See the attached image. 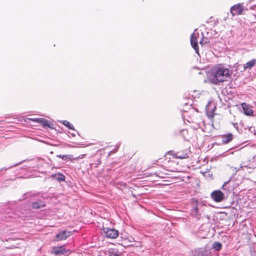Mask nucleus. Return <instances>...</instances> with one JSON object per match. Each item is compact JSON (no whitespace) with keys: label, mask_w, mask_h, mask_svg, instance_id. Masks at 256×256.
<instances>
[{"label":"nucleus","mask_w":256,"mask_h":256,"mask_svg":"<svg viewBox=\"0 0 256 256\" xmlns=\"http://www.w3.org/2000/svg\"><path fill=\"white\" fill-rule=\"evenodd\" d=\"M232 72L229 68L222 64L214 66L208 73V78L210 82L214 84L219 85L226 82L231 77Z\"/></svg>","instance_id":"obj_1"},{"label":"nucleus","mask_w":256,"mask_h":256,"mask_svg":"<svg viewBox=\"0 0 256 256\" xmlns=\"http://www.w3.org/2000/svg\"><path fill=\"white\" fill-rule=\"evenodd\" d=\"M190 153V151L188 148H181L178 152H174L170 151L168 152L165 155V158L166 160L170 158L168 156H172L178 159H184L188 158V155Z\"/></svg>","instance_id":"obj_2"},{"label":"nucleus","mask_w":256,"mask_h":256,"mask_svg":"<svg viewBox=\"0 0 256 256\" xmlns=\"http://www.w3.org/2000/svg\"><path fill=\"white\" fill-rule=\"evenodd\" d=\"M244 10V8L242 4H238L231 7L230 12L232 16L235 15H241L244 14L243 11Z\"/></svg>","instance_id":"obj_3"},{"label":"nucleus","mask_w":256,"mask_h":256,"mask_svg":"<svg viewBox=\"0 0 256 256\" xmlns=\"http://www.w3.org/2000/svg\"><path fill=\"white\" fill-rule=\"evenodd\" d=\"M104 233L106 236L110 238L114 239L118 236V230L114 228H104Z\"/></svg>","instance_id":"obj_4"},{"label":"nucleus","mask_w":256,"mask_h":256,"mask_svg":"<svg viewBox=\"0 0 256 256\" xmlns=\"http://www.w3.org/2000/svg\"><path fill=\"white\" fill-rule=\"evenodd\" d=\"M211 198L216 202H219L224 200V195L220 190H214L211 194Z\"/></svg>","instance_id":"obj_5"},{"label":"nucleus","mask_w":256,"mask_h":256,"mask_svg":"<svg viewBox=\"0 0 256 256\" xmlns=\"http://www.w3.org/2000/svg\"><path fill=\"white\" fill-rule=\"evenodd\" d=\"M70 231L62 230L56 235V241H60L66 240L68 237L72 235Z\"/></svg>","instance_id":"obj_6"},{"label":"nucleus","mask_w":256,"mask_h":256,"mask_svg":"<svg viewBox=\"0 0 256 256\" xmlns=\"http://www.w3.org/2000/svg\"><path fill=\"white\" fill-rule=\"evenodd\" d=\"M198 34L194 33L192 34L190 38V43L192 47L194 50L199 55V48L198 44Z\"/></svg>","instance_id":"obj_7"},{"label":"nucleus","mask_w":256,"mask_h":256,"mask_svg":"<svg viewBox=\"0 0 256 256\" xmlns=\"http://www.w3.org/2000/svg\"><path fill=\"white\" fill-rule=\"evenodd\" d=\"M30 120L32 121L36 122L40 124H41L43 127L46 128L48 127L52 128L53 124H51L49 122L44 118H31Z\"/></svg>","instance_id":"obj_8"},{"label":"nucleus","mask_w":256,"mask_h":256,"mask_svg":"<svg viewBox=\"0 0 256 256\" xmlns=\"http://www.w3.org/2000/svg\"><path fill=\"white\" fill-rule=\"evenodd\" d=\"M70 250L64 248V246H54L52 248V253L55 255L64 254L70 253Z\"/></svg>","instance_id":"obj_9"},{"label":"nucleus","mask_w":256,"mask_h":256,"mask_svg":"<svg viewBox=\"0 0 256 256\" xmlns=\"http://www.w3.org/2000/svg\"><path fill=\"white\" fill-rule=\"evenodd\" d=\"M242 108L244 111V113L248 116H254V110L252 109V108L249 104H246V102H242L241 104Z\"/></svg>","instance_id":"obj_10"},{"label":"nucleus","mask_w":256,"mask_h":256,"mask_svg":"<svg viewBox=\"0 0 256 256\" xmlns=\"http://www.w3.org/2000/svg\"><path fill=\"white\" fill-rule=\"evenodd\" d=\"M256 65V58L252 59L244 64V70H250Z\"/></svg>","instance_id":"obj_11"},{"label":"nucleus","mask_w":256,"mask_h":256,"mask_svg":"<svg viewBox=\"0 0 256 256\" xmlns=\"http://www.w3.org/2000/svg\"><path fill=\"white\" fill-rule=\"evenodd\" d=\"M45 204L41 200L34 202L32 204V208L34 209H39L45 206Z\"/></svg>","instance_id":"obj_12"},{"label":"nucleus","mask_w":256,"mask_h":256,"mask_svg":"<svg viewBox=\"0 0 256 256\" xmlns=\"http://www.w3.org/2000/svg\"><path fill=\"white\" fill-rule=\"evenodd\" d=\"M233 138V135L232 134H228L224 135L222 136V142L224 144H228L230 142Z\"/></svg>","instance_id":"obj_13"},{"label":"nucleus","mask_w":256,"mask_h":256,"mask_svg":"<svg viewBox=\"0 0 256 256\" xmlns=\"http://www.w3.org/2000/svg\"><path fill=\"white\" fill-rule=\"evenodd\" d=\"M222 244L220 242H214L212 245V248L216 251H219L222 249Z\"/></svg>","instance_id":"obj_14"},{"label":"nucleus","mask_w":256,"mask_h":256,"mask_svg":"<svg viewBox=\"0 0 256 256\" xmlns=\"http://www.w3.org/2000/svg\"><path fill=\"white\" fill-rule=\"evenodd\" d=\"M62 123H63V124L66 126L69 129L74 130V127L73 125L70 122H69L68 121V120H64L62 122Z\"/></svg>","instance_id":"obj_15"},{"label":"nucleus","mask_w":256,"mask_h":256,"mask_svg":"<svg viewBox=\"0 0 256 256\" xmlns=\"http://www.w3.org/2000/svg\"><path fill=\"white\" fill-rule=\"evenodd\" d=\"M155 174L157 176L161 178H164V176L166 174L165 173L162 172L160 171L156 172Z\"/></svg>","instance_id":"obj_16"},{"label":"nucleus","mask_w":256,"mask_h":256,"mask_svg":"<svg viewBox=\"0 0 256 256\" xmlns=\"http://www.w3.org/2000/svg\"><path fill=\"white\" fill-rule=\"evenodd\" d=\"M207 114H208V117H210L211 118H212L214 117V112H207Z\"/></svg>","instance_id":"obj_17"},{"label":"nucleus","mask_w":256,"mask_h":256,"mask_svg":"<svg viewBox=\"0 0 256 256\" xmlns=\"http://www.w3.org/2000/svg\"><path fill=\"white\" fill-rule=\"evenodd\" d=\"M58 156L60 158H62V159L64 160L65 158L67 157V156L60 154V155Z\"/></svg>","instance_id":"obj_18"},{"label":"nucleus","mask_w":256,"mask_h":256,"mask_svg":"<svg viewBox=\"0 0 256 256\" xmlns=\"http://www.w3.org/2000/svg\"><path fill=\"white\" fill-rule=\"evenodd\" d=\"M60 176L61 177H60V179L62 180H64V176L63 174H60Z\"/></svg>","instance_id":"obj_19"},{"label":"nucleus","mask_w":256,"mask_h":256,"mask_svg":"<svg viewBox=\"0 0 256 256\" xmlns=\"http://www.w3.org/2000/svg\"><path fill=\"white\" fill-rule=\"evenodd\" d=\"M86 154H84L82 155H81L80 156H79L78 158H83Z\"/></svg>","instance_id":"obj_20"},{"label":"nucleus","mask_w":256,"mask_h":256,"mask_svg":"<svg viewBox=\"0 0 256 256\" xmlns=\"http://www.w3.org/2000/svg\"><path fill=\"white\" fill-rule=\"evenodd\" d=\"M195 210H196V212H198V208L196 207V208H195Z\"/></svg>","instance_id":"obj_21"},{"label":"nucleus","mask_w":256,"mask_h":256,"mask_svg":"<svg viewBox=\"0 0 256 256\" xmlns=\"http://www.w3.org/2000/svg\"><path fill=\"white\" fill-rule=\"evenodd\" d=\"M114 256H118L117 254H114Z\"/></svg>","instance_id":"obj_22"}]
</instances>
